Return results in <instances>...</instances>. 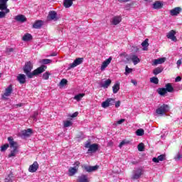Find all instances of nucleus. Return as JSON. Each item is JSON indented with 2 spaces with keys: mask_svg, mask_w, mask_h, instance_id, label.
<instances>
[{
  "mask_svg": "<svg viewBox=\"0 0 182 182\" xmlns=\"http://www.w3.org/2000/svg\"><path fill=\"white\" fill-rule=\"evenodd\" d=\"M119 2H129L130 0H119Z\"/></svg>",
  "mask_w": 182,
  "mask_h": 182,
  "instance_id": "obj_58",
  "label": "nucleus"
},
{
  "mask_svg": "<svg viewBox=\"0 0 182 182\" xmlns=\"http://www.w3.org/2000/svg\"><path fill=\"white\" fill-rule=\"evenodd\" d=\"M43 25V24L42 23V21L38 20L33 23V28H34V29H41Z\"/></svg>",
  "mask_w": 182,
  "mask_h": 182,
  "instance_id": "obj_24",
  "label": "nucleus"
},
{
  "mask_svg": "<svg viewBox=\"0 0 182 182\" xmlns=\"http://www.w3.org/2000/svg\"><path fill=\"white\" fill-rule=\"evenodd\" d=\"M22 105H23L22 103H20V104H18L17 106H18V107H22Z\"/></svg>",
  "mask_w": 182,
  "mask_h": 182,
  "instance_id": "obj_61",
  "label": "nucleus"
},
{
  "mask_svg": "<svg viewBox=\"0 0 182 182\" xmlns=\"http://www.w3.org/2000/svg\"><path fill=\"white\" fill-rule=\"evenodd\" d=\"M74 167H70L68 169V176L70 177H73V176H75L76 173H77V170H79V166H80V162L76 161L74 164Z\"/></svg>",
  "mask_w": 182,
  "mask_h": 182,
  "instance_id": "obj_3",
  "label": "nucleus"
},
{
  "mask_svg": "<svg viewBox=\"0 0 182 182\" xmlns=\"http://www.w3.org/2000/svg\"><path fill=\"white\" fill-rule=\"evenodd\" d=\"M79 114V112H74L71 116L70 117H77V115Z\"/></svg>",
  "mask_w": 182,
  "mask_h": 182,
  "instance_id": "obj_51",
  "label": "nucleus"
},
{
  "mask_svg": "<svg viewBox=\"0 0 182 182\" xmlns=\"http://www.w3.org/2000/svg\"><path fill=\"white\" fill-rule=\"evenodd\" d=\"M150 82L154 85H159V78L157 77H152L150 78Z\"/></svg>",
  "mask_w": 182,
  "mask_h": 182,
  "instance_id": "obj_35",
  "label": "nucleus"
},
{
  "mask_svg": "<svg viewBox=\"0 0 182 182\" xmlns=\"http://www.w3.org/2000/svg\"><path fill=\"white\" fill-rule=\"evenodd\" d=\"M163 72V69H161L160 67L156 68L154 70H153V73L155 75H159V73H161Z\"/></svg>",
  "mask_w": 182,
  "mask_h": 182,
  "instance_id": "obj_34",
  "label": "nucleus"
},
{
  "mask_svg": "<svg viewBox=\"0 0 182 182\" xmlns=\"http://www.w3.org/2000/svg\"><path fill=\"white\" fill-rule=\"evenodd\" d=\"M141 46H143V48H147L149 46V38L145 39V41L141 43Z\"/></svg>",
  "mask_w": 182,
  "mask_h": 182,
  "instance_id": "obj_43",
  "label": "nucleus"
},
{
  "mask_svg": "<svg viewBox=\"0 0 182 182\" xmlns=\"http://www.w3.org/2000/svg\"><path fill=\"white\" fill-rule=\"evenodd\" d=\"M110 62H112V57H109L108 59H107L102 63L101 65V70H105L107 66H109V65H110Z\"/></svg>",
  "mask_w": 182,
  "mask_h": 182,
  "instance_id": "obj_19",
  "label": "nucleus"
},
{
  "mask_svg": "<svg viewBox=\"0 0 182 182\" xmlns=\"http://www.w3.org/2000/svg\"><path fill=\"white\" fill-rule=\"evenodd\" d=\"M99 150V144H92L88 149V153H96Z\"/></svg>",
  "mask_w": 182,
  "mask_h": 182,
  "instance_id": "obj_13",
  "label": "nucleus"
},
{
  "mask_svg": "<svg viewBox=\"0 0 182 182\" xmlns=\"http://www.w3.org/2000/svg\"><path fill=\"white\" fill-rule=\"evenodd\" d=\"M17 153H18V149L11 150L10 154H9L8 156L9 159H10V157H15Z\"/></svg>",
  "mask_w": 182,
  "mask_h": 182,
  "instance_id": "obj_36",
  "label": "nucleus"
},
{
  "mask_svg": "<svg viewBox=\"0 0 182 182\" xmlns=\"http://www.w3.org/2000/svg\"><path fill=\"white\" fill-rule=\"evenodd\" d=\"M175 82H181V77L178 76L175 79Z\"/></svg>",
  "mask_w": 182,
  "mask_h": 182,
  "instance_id": "obj_53",
  "label": "nucleus"
},
{
  "mask_svg": "<svg viewBox=\"0 0 182 182\" xmlns=\"http://www.w3.org/2000/svg\"><path fill=\"white\" fill-rule=\"evenodd\" d=\"M124 144H126V141H122L120 144H119V147H123V146H124Z\"/></svg>",
  "mask_w": 182,
  "mask_h": 182,
  "instance_id": "obj_55",
  "label": "nucleus"
},
{
  "mask_svg": "<svg viewBox=\"0 0 182 182\" xmlns=\"http://www.w3.org/2000/svg\"><path fill=\"white\" fill-rule=\"evenodd\" d=\"M49 76H50V73H49V71H46L43 74V79L44 80H48L49 79Z\"/></svg>",
  "mask_w": 182,
  "mask_h": 182,
  "instance_id": "obj_37",
  "label": "nucleus"
},
{
  "mask_svg": "<svg viewBox=\"0 0 182 182\" xmlns=\"http://www.w3.org/2000/svg\"><path fill=\"white\" fill-rule=\"evenodd\" d=\"M68 85V80L63 78L60 82V86H66Z\"/></svg>",
  "mask_w": 182,
  "mask_h": 182,
  "instance_id": "obj_45",
  "label": "nucleus"
},
{
  "mask_svg": "<svg viewBox=\"0 0 182 182\" xmlns=\"http://www.w3.org/2000/svg\"><path fill=\"white\" fill-rule=\"evenodd\" d=\"M64 127H70V126H72V124H73V123L72 122V121H64Z\"/></svg>",
  "mask_w": 182,
  "mask_h": 182,
  "instance_id": "obj_39",
  "label": "nucleus"
},
{
  "mask_svg": "<svg viewBox=\"0 0 182 182\" xmlns=\"http://www.w3.org/2000/svg\"><path fill=\"white\" fill-rule=\"evenodd\" d=\"M168 110H170V107L166 104H163L161 107L156 109V113L159 114V116H163L164 114H166Z\"/></svg>",
  "mask_w": 182,
  "mask_h": 182,
  "instance_id": "obj_2",
  "label": "nucleus"
},
{
  "mask_svg": "<svg viewBox=\"0 0 182 182\" xmlns=\"http://www.w3.org/2000/svg\"><path fill=\"white\" fill-rule=\"evenodd\" d=\"M38 114H39V113L38 112V111H36L34 112L33 116L31 117L35 122H36V117H38Z\"/></svg>",
  "mask_w": 182,
  "mask_h": 182,
  "instance_id": "obj_47",
  "label": "nucleus"
},
{
  "mask_svg": "<svg viewBox=\"0 0 182 182\" xmlns=\"http://www.w3.org/2000/svg\"><path fill=\"white\" fill-rule=\"evenodd\" d=\"M114 98H108L102 103V107L107 109L109 106H113V105H114Z\"/></svg>",
  "mask_w": 182,
  "mask_h": 182,
  "instance_id": "obj_5",
  "label": "nucleus"
},
{
  "mask_svg": "<svg viewBox=\"0 0 182 182\" xmlns=\"http://www.w3.org/2000/svg\"><path fill=\"white\" fill-rule=\"evenodd\" d=\"M158 93L161 96H164V95H166L167 93V91H166V88H159Z\"/></svg>",
  "mask_w": 182,
  "mask_h": 182,
  "instance_id": "obj_33",
  "label": "nucleus"
},
{
  "mask_svg": "<svg viewBox=\"0 0 182 182\" xmlns=\"http://www.w3.org/2000/svg\"><path fill=\"white\" fill-rule=\"evenodd\" d=\"M8 141L9 142L11 149H13V150H18L19 145L18 144V142L14 141V138L12 136L8 137Z\"/></svg>",
  "mask_w": 182,
  "mask_h": 182,
  "instance_id": "obj_6",
  "label": "nucleus"
},
{
  "mask_svg": "<svg viewBox=\"0 0 182 182\" xmlns=\"http://www.w3.org/2000/svg\"><path fill=\"white\" fill-rule=\"evenodd\" d=\"M166 38H168V39H171L173 42H177V37H176V31L171 30V31H169L166 35Z\"/></svg>",
  "mask_w": 182,
  "mask_h": 182,
  "instance_id": "obj_9",
  "label": "nucleus"
},
{
  "mask_svg": "<svg viewBox=\"0 0 182 182\" xmlns=\"http://www.w3.org/2000/svg\"><path fill=\"white\" fill-rule=\"evenodd\" d=\"M163 3H161V1H156L154 4H153V9H161V8H163Z\"/></svg>",
  "mask_w": 182,
  "mask_h": 182,
  "instance_id": "obj_22",
  "label": "nucleus"
},
{
  "mask_svg": "<svg viewBox=\"0 0 182 182\" xmlns=\"http://www.w3.org/2000/svg\"><path fill=\"white\" fill-rule=\"evenodd\" d=\"M9 9H6V11H0V18H5L6 16V14H9Z\"/></svg>",
  "mask_w": 182,
  "mask_h": 182,
  "instance_id": "obj_38",
  "label": "nucleus"
},
{
  "mask_svg": "<svg viewBox=\"0 0 182 182\" xmlns=\"http://www.w3.org/2000/svg\"><path fill=\"white\" fill-rule=\"evenodd\" d=\"M42 63L43 65H49V63H52V60L50 59H43Z\"/></svg>",
  "mask_w": 182,
  "mask_h": 182,
  "instance_id": "obj_44",
  "label": "nucleus"
},
{
  "mask_svg": "<svg viewBox=\"0 0 182 182\" xmlns=\"http://www.w3.org/2000/svg\"><path fill=\"white\" fill-rule=\"evenodd\" d=\"M166 62V58H160L158 59H155L152 63L153 66H156V65H161V63H164Z\"/></svg>",
  "mask_w": 182,
  "mask_h": 182,
  "instance_id": "obj_20",
  "label": "nucleus"
},
{
  "mask_svg": "<svg viewBox=\"0 0 182 182\" xmlns=\"http://www.w3.org/2000/svg\"><path fill=\"white\" fill-rule=\"evenodd\" d=\"M124 53H121L120 55H119V56H124Z\"/></svg>",
  "mask_w": 182,
  "mask_h": 182,
  "instance_id": "obj_62",
  "label": "nucleus"
},
{
  "mask_svg": "<svg viewBox=\"0 0 182 182\" xmlns=\"http://www.w3.org/2000/svg\"><path fill=\"white\" fill-rule=\"evenodd\" d=\"M115 107H120V101H117L116 103H115Z\"/></svg>",
  "mask_w": 182,
  "mask_h": 182,
  "instance_id": "obj_54",
  "label": "nucleus"
},
{
  "mask_svg": "<svg viewBox=\"0 0 182 182\" xmlns=\"http://www.w3.org/2000/svg\"><path fill=\"white\" fill-rule=\"evenodd\" d=\"M83 96H85V94H78L77 95L75 96L74 99L75 100H77V102H79L80 100H81L82 97H83Z\"/></svg>",
  "mask_w": 182,
  "mask_h": 182,
  "instance_id": "obj_40",
  "label": "nucleus"
},
{
  "mask_svg": "<svg viewBox=\"0 0 182 182\" xmlns=\"http://www.w3.org/2000/svg\"><path fill=\"white\" fill-rule=\"evenodd\" d=\"M38 168H39V164H38V161H34L33 164L30 165L28 171L29 173H36Z\"/></svg>",
  "mask_w": 182,
  "mask_h": 182,
  "instance_id": "obj_8",
  "label": "nucleus"
},
{
  "mask_svg": "<svg viewBox=\"0 0 182 182\" xmlns=\"http://www.w3.org/2000/svg\"><path fill=\"white\" fill-rule=\"evenodd\" d=\"M0 77H1V74H0Z\"/></svg>",
  "mask_w": 182,
  "mask_h": 182,
  "instance_id": "obj_63",
  "label": "nucleus"
},
{
  "mask_svg": "<svg viewBox=\"0 0 182 182\" xmlns=\"http://www.w3.org/2000/svg\"><path fill=\"white\" fill-rule=\"evenodd\" d=\"M14 173H11L9 176L5 178V182H13L14 181Z\"/></svg>",
  "mask_w": 182,
  "mask_h": 182,
  "instance_id": "obj_32",
  "label": "nucleus"
},
{
  "mask_svg": "<svg viewBox=\"0 0 182 182\" xmlns=\"http://www.w3.org/2000/svg\"><path fill=\"white\" fill-rule=\"evenodd\" d=\"M8 147H9V144H6L1 147V151H6L8 149Z\"/></svg>",
  "mask_w": 182,
  "mask_h": 182,
  "instance_id": "obj_46",
  "label": "nucleus"
},
{
  "mask_svg": "<svg viewBox=\"0 0 182 182\" xmlns=\"http://www.w3.org/2000/svg\"><path fill=\"white\" fill-rule=\"evenodd\" d=\"M12 90H13L12 85H9V87L5 90L4 96H6V97L11 96V94L12 93Z\"/></svg>",
  "mask_w": 182,
  "mask_h": 182,
  "instance_id": "obj_25",
  "label": "nucleus"
},
{
  "mask_svg": "<svg viewBox=\"0 0 182 182\" xmlns=\"http://www.w3.org/2000/svg\"><path fill=\"white\" fill-rule=\"evenodd\" d=\"M83 168L87 173H92V171H96V170H97L99 168V166L95 165L94 166H90L85 165V166H83Z\"/></svg>",
  "mask_w": 182,
  "mask_h": 182,
  "instance_id": "obj_10",
  "label": "nucleus"
},
{
  "mask_svg": "<svg viewBox=\"0 0 182 182\" xmlns=\"http://www.w3.org/2000/svg\"><path fill=\"white\" fill-rule=\"evenodd\" d=\"M48 67L46 65H43L38 67L37 69L34 70L32 73V69H33V65L31 61L26 62L25 63L24 67L23 68L24 73L26 75L28 79H32L33 76H38V75H41V73H43L46 70Z\"/></svg>",
  "mask_w": 182,
  "mask_h": 182,
  "instance_id": "obj_1",
  "label": "nucleus"
},
{
  "mask_svg": "<svg viewBox=\"0 0 182 182\" xmlns=\"http://www.w3.org/2000/svg\"><path fill=\"white\" fill-rule=\"evenodd\" d=\"M182 11L181 7H175L173 9L170 11L171 16H177Z\"/></svg>",
  "mask_w": 182,
  "mask_h": 182,
  "instance_id": "obj_11",
  "label": "nucleus"
},
{
  "mask_svg": "<svg viewBox=\"0 0 182 182\" xmlns=\"http://www.w3.org/2000/svg\"><path fill=\"white\" fill-rule=\"evenodd\" d=\"M138 150L139 151H144V144L142 142L138 144Z\"/></svg>",
  "mask_w": 182,
  "mask_h": 182,
  "instance_id": "obj_42",
  "label": "nucleus"
},
{
  "mask_svg": "<svg viewBox=\"0 0 182 182\" xmlns=\"http://www.w3.org/2000/svg\"><path fill=\"white\" fill-rule=\"evenodd\" d=\"M14 19L17 21V22H21V23H23V22H26V17L24 15L19 14L16 16Z\"/></svg>",
  "mask_w": 182,
  "mask_h": 182,
  "instance_id": "obj_18",
  "label": "nucleus"
},
{
  "mask_svg": "<svg viewBox=\"0 0 182 182\" xmlns=\"http://www.w3.org/2000/svg\"><path fill=\"white\" fill-rule=\"evenodd\" d=\"M77 182H89V178H87V175L82 174L78 176L77 179Z\"/></svg>",
  "mask_w": 182,
  "mask_h": 182,
  "instance_id": "obj_21",
  "label": "nucleus"
},
{
  "mask_svg": "<svg viewBox=\"0 0 182 182\" xmlns=\"http://www.w3.org/2000/svg\"><path fill=\"white\" fill-rule=\"evenodd\" d=\"M58 14L55 11H51L48 14V18H50V21H58Z\"/></svg>",
  "mask_w": 182,
  "mask_h": 182,
  "instance_id": "obj_17",
  "label": "nucleus"
},
{
  "mask_svg": "<svg viewBox=\"0 0 182 182\" xmlns=\"http://www.w3.org/2000/svg\"><path fill=\"white\" fill-rule=\"evenodd\" d=\"M21 134L24 136V137H29L31 134H32V129H28L26 130H23L21 132Z\"/></svg>",
  "mask_w": 182,
  "mask_h": 182,
  "instance_id": "obj_26",
  "label": "nucleus"
},
{
  "mask_svg": "<svg viewBox=\"0 0 182 182\" xmlns=\"http://www.w3.org/2000/svg\"><path fill=\"white\" fill-rule=\"evenodd\" d=\"M6 2L8 0H0V10L1 11H6L8 9V6L6 5Z\"/></svg>",
  "mask_w": 182,
  "mask_h": 182,
  "instance_id": "obj_16",
  "label": "nucleus"
},
{
  "mask_svg": "<svg viewBox=\"0 0 182 182\" xmlns=\"http://www.w3.org/2000/svg\"><path fill=\"white\" fill-rule=\"evenodd\" d=\"M165 89L166 90V92H168V93H171L173 92H174V87H173V85H171V83H167L165 85Z\"/></svg>",
  "mask_w": 182,
  "mask_h": 182,
  "instance_id": "obj_28",
  "label": "nucleus"
},
{
  "mask_svg": "<svg viewBox=\"0 0 182 182\" xmlns=\"http://www.w3.org/2000/svg\"><path fill=\"white\" fill-rule=\"evenodd\" d=\"M132 83H134V85H137V82L134 81V80H132Z\"/></svg>",
  "mask_w": 182,
  "mask_h": 182,
  "instance_id": "obj_60",
  "label": "nucleus"
},
{
  "mask_svg": "<svg viewBox=\"0 0 182 182\" xmlns=\"http://www.w3.org/2000/svg\"><path fill=\"white\" fill-rule=\"evenodd\" d=\"M32 39H33V38L32 37V35L29 33L24 34L22 38V41H23L24 42H29V41H32Z\"/></svg>",
  "mask_w": 182,
  "mask_h": 182,
  "instance_id": "obj_23",
  "label": "nucleus"
},
{
  "mask_svg": "<svg viewBox=\"0 0 182 182\" xmlns=\"http://www.w3.org/2000/svg\"><path fill=\"white\" fill-rule=\"evenodd\" d=\"M176 64L178 65V66H180V65H181V60H178Z\"/></svg>",
  "mask_w": 182,
  "mask_h": 182,
  "instance_id": "obj_57",
  "label": "nucleus"
},
{
  "mask_svg": "<svg viewBox=\"0 0 182 182\" xmlns=\"http://www.w3.org/2000/svg\"><path fill=\"white\" fill-rule=\"evenodd\" d=\"M136 133V136H143L144 134V129H137Z\"/></svg>",
  "mask_w": 182,
  "mask_h": 182,
  "instance_id": "obj_41",
  "label": "nucleus"
},
{
  "mask_svg": "<svg viewBox=\"0 0 182 182\" xmlns=\"http://www.w3.org/2000/svg\"><path fill=\"white\" fill-rule=\"evenodd\" d=\"M122 22V16H115L112 18V25H119Z\"/></svg>",
  "mask_w": 182,
  "mask_h": 182,
  "instance_id": "obj_15",
  "label": "nucleus"
},
{
  "mask_svg": "<svg viewBox=\"0 0 182 182\" xmlns=\"http://www.w3.org/2000/svg\"><path fill=\"white\" fill-rule=\"evenodd\" d=\"M131 60L133 62L134 65H137L140 63V58L136 55H132L131 57Z\"/></svg>",
  "mask_w": 182,
  "mask_h": 182,
  "instance_id": "obj_27",
  "label": "nucleus"
},
{
  "mask_svg": "<svg viewBox=\"0 0 182 182\" xmlns=\"http://www.w3.org/2000/svg\"><path fill=\"white\" fill-rule=\"evenodd\" d=\"M92 144H90V141H88L87 144H85V149H90V146Z\"/></svg>",
  "mask_w": 182,
  "mask_h": 182,
  "instance_id": "obj_50",
  "label": "nucleus"
},
{
  "mask_svg": "<svg viewBox=\"0 0 182 182\" xmlns=\"http://www.w3.org/2000/svg\"><path fill=\"white\" fill-rule=\"evenodd\" d=\"M164 160H166V154H161L157 158L152 159L154 163H159L160 161H164Z\"/></svg>",
  "mask_w": 182,
  "mask_h": 182,
  "instance_id": "obj_14",
  "label": "nucleus"
},
{
  "mask_svg": "<svg viewBox=\"0 0 182 182\" xmlns=\"http://www.w3.org/2000/svg\"><path fill=\"white\" fill-rule=\"evenodd\" d=\"M17 80L19 82L20 85H23L26 83V76L24 74H18L17 76Z\"/></svg>",
  "mask_w": 182,
  "mask_h": 182,
  "instance_id": "obj_12",
  "label": "nucleus"
},
{
  "mask_svg": "<svg viewBox=\"0 0 182 182\" xmlns=\"http://www.w3.org/2000/svg\"><path fill=\"white\" fill-rule=\"evenodd\" d=\"M182 158V156L180 154H178L176 156H175V160L176 161H178V160H180V159Z\"/></svg>",
  "mask_w": 182,
  "mask_h": 182,
  "instance_id": "obj_49",
  "label": "nucleus"
},
{
  "mask_svg": "<svg viewBox=\"0 0 182 182\" xmlns=\"http://www.w3.org/2000/svg\"><path fill=\"white\" fill-rule=\"evenodd\" d=\"M125 119H121L119 121H117V124H122V123H124Z\"/></svg>",
  "mask_w": 182,
  "mask_h": 182,
  "instance_id": "obj_52",
  "label": "nucleus"
},
{
  "mask_svg": "<svg viewBox=\"0 0 182 182\" xmlns=\"http://www.w3.org/2000/svg\"><path fill=\"white\" fill-rule=\"evenodd\" d=\"M58 55V53H53L50 54V56H56Z\"/></svg>",
  "mask_w": 182,
  "mask_h": 182,
  "instance_id": "obj_59",
  "label": "nucleus"
},
{
  "mask_svg": "<svg viewBox=\"0 0 182 182\" xmlns=\"http://www.w3.org/2000/svg\"><path fill=\"white\" fill-rule=\"evenodd\" d=\"M7 52L9 53L14 52V48H8Z\"/></svg>",
  "mask_w": 182,
  "mask_h": 182,
  "instance_id": "obj_56",
  "label": "nucleus"
},
{
  "mask_svg": "<svg viewBox=\"0 0 182 182\" xmlns=\"http://www.w3.org/2000/svg\"><path fill=\"white\" fill-rule=\"evenodd\" d=\"M113 93L116 94L119 90H120V84L116 83L112 87Z\"/></svg>",
  "mask_w": 182,
  "mask_h": 182,
  "instance_id": "obj_31",
  "label": "nucleus"
},
{
  "mask_svg": "<svg viewBox=\"0 0 182 182\" xmlns=\"http://www.w3.org/2000/svg\"><path fill=\"white\" fill-rule=\"evenodd\" d=\"M63 5L65 8H70V6L73 5V1L71 0H64Z\"/></svg>",
  "mask_w": 182,
  "mask_h": 182,
  "instance_id": "obj_30",
  "label": "nucleus"
},
{
  "mask_svg": "<svg viewBox=\"0 0 182 182\" xmlns=\"http://www.w3.org/2000/svg\"><path fill=\"white\" fill-rule=\"evenodd\" d=\"M110 85H112V80L107 79L103 84L101 85V87H104V89H107V87H109Z\"/></svg>",
  "mask_w": 182,
  "mask_h": 182,
  "instance_id": "obj_29",
  "label": "nucleus"
},
{
  "mask_svg": "<svg viewBox=\"0 0 182 182\" xmlns=\"http://www.w3.org/2000/svg\"><path fill=\"white\" fill-rule=\"evenodd\" d=\"M125 72L126 73H132V72H133V69L129 68L127 65L125 68Z\"/></svg>",
  "mask_w": 182,
  "mask_h": 182,
  "instance_id": "obj_48",
  "label": "nucleus"
},
{
  "mask_svg": "<svg viewBox=\"0 0 182 182\" xmlns=\"http://www.w3.org/2000/svg\"><path fill=\"white\" fill-rule=\"evenodd\" d=\"M82 63H83V58H77L73 61V63L70 65L69 69L76 68V66H78V65H82Z\"/></svg>",
  "mask_w": 182,
  "mask_h": 182,
  "instance_id": "obj_7",
  "label": "nucleus"
},
{
  "mask_svg": "<svg viewBox=\"0 0 182 182\" xmlns=\"http://www.w3.org/2000/svg\"><path fill=\"white\" fill-rule=\"evenodd\" d=\"M143 176V169L138 168L133 171V175L132 176V180H139Z\"/></svg>",
  "mask_w": 182,
  "mask_h": 182,
  "instance_id": "obj_4",
  "label": "nucleus"
}]
</instances>
